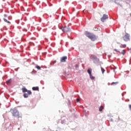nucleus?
I'll list each match as a JSON object with an SVG mask.
<instances>
[{"mask_svg": "<svg viewBox=\"0 0 131 131\" xmlns=\"http://www.w3.org/2000/svg\"><path fill=\"white\" fill-rule=\"evenodd\" d=\"M90 78H91V79H95V77H94V76L92 75V74H91V75H90Z\"/></svg>", "mask_w": 131, "mask_h": 131, "instance_id": "obj_16", "label": "nucleus"}, {"mask_svg": "<svg viewBox=\"0 0 131 131\" xmlns=\"http://www.w3.org/2000/svg\"><path fill=\"white\" fill-rule=\"evenodd\" d=\"M11 82H12V79H10L6 81L7 84H11Z\"/></svg>", "mask_w": 131, "mask_h": 131, "instance_id": "obj_10", "label": "nucleus"}, {"mask_svg": "<svg viewBox=\"0 0 131 131\" xmlns=\"http://www.w3.org/2000/svg\"><path fill=\"white\" fill-rule=\"evenodd\" d=\"M98 29H99V28H94V31H98Z\"/></svg>", "mask_w": 131, "mask_h": 131, "instance_id": "obj_21", "label": "nucleus"}, {"mask_svg": "<svg viewBox=\"0 0 131 131\" xmlns=\"http://www.w3.org/2000/svg\"><path fill=\"white\" fill-rule=\"evenodd\" d=\"M76 101H77V102H79V101H80V100L79 99H77Z\"/></svg>", "mask_w": 131, "mask_h": 131, "instance_id": "obj_23", "label": "nucleus"}, {"mask_svg": "<svg viewBox=\"0 0 131 131\" xmlns=\"http://www.w3.org/2000/svg\"><path fill=\"white\" fill-rule=\"evenodd\" d=\"M54 63H56V60L54 61Z\"/></svg>", "mask_w": 131, "mask_h": 131, "instance_id": "obj_25", "label": "nucleus"}, {"mask_svg": "<svg viewBox=\"0 0 131 131\" xmlns=\"http://www.w3.org/2000/svg\"><path fill=\"white\" fill-rule=\"evenodd\" d=\"M85 34L87 37H89L91 40H93V41H95L96 39H97V38L96 37V36L89 32H86L85 33Z\"/></svg>", "mask_w": 131, "mask_h": 131, "instance_id": "obj_1", "label": "nucleus"}, {"mask_svg": "<svg viewBox=\"0 0 131 131\" xmlns=\"http://www.w3.org/2000/svg\"><path fill=\"white\" fill-rule=\"evenodd\" d=\"M32 90L33 91H38V90H39V88H38V86L33 87Z\"/></svg>", "mask_w": 131, "mask_h": 131, "instance_id": "obj_9", "label": "nucleus"}, {"mask_svg": "<svg viewBox=\"0 0 131 131\" xmlns=\"http://www.w3.org/2000/svg\"><path fill=\"white\" fill-rule=\"evenodd\" d=\"M3 20L5 22H6V23H8V24H11V22L8 21V20H7V19L4 18Z\"/></svg>", "mask_w": 131, "mask_h": 131, "instance_id": "obj_13", "label": "nucleus"}, {"mask_svg": "<svg viewBox=\"0 0 131 131\" xmlns=\"http://www.w3.org/2000/svg\"><path fill=\"white\" fill-rule=\"evenodd\" d=\"M36 68H37V69H38V70H40V67H39V66H37L36 67Z\"/></svg>", "mask_w": 131, "mask_h": 131, "instance_id": "obj_20", "label": "nucleus"}, {"mask_svg": "<svg viewBox=\"0 0 131 131\" xmlns=\"http://www.w3.org/2000/svg\"><path fill=\"white\" fill-rule=\"evenodd\" d=\"M120 48H121V49L122 48H126V45L125 44H121L120 46Z\"/></svg>", "mask_w": 131, "mask_h": 131, "instance_id": "obj_11", "label": "nucleus"}, {"mask_svg": "<svg viewBox=\"0 0 131 131\" xmlns=\"http://www.w3.org/2000/svg\"><path fill=\"white\" fill-rule=\"evenodd\" d=\"M87 72L89 73V75H90L91 74H92V69H89Z\"/></svg>", "mask_w": 131, "mask_h": 131, "instance_id": "obj_12", "label": "nucleus"}, {"mask_svg": "<svg viewBox=\"0 0 131 131\" xmlns=\"http://www.w3.org/2000/svg\"><path fill=\"white\" fill-rule=\"evenodd\" d=\"M29 94H28V93H24V98H28V96Z\"/></svg>", "mask_w": 131, "mask_h": 131, "instance_id": "obj_14", "label": "nucleus"}, {"mask_svg": "<svg viewBox=\"0 0 131 131\" xmlns=\"http://www.w3.org/2000/svg\"><path fill=\"white\" fill-rule=\"evenodd\" d=\"M11 111L13 116L17 117L18 118H20V114H19V112H18V111L17 110L13 109L11 110Z\"/></svg>", "mask_w": 131, "mask_h": 131, "instance_id": "obj_2", "label": "nucleus"}, {"mask_svg": "<svg viewBox=\"0 0 131 131\" xmlns=\"http://www.w3.org/2000/svg\"><path fill=\"white\" fill-rule=\"evenodd\" d=\"M21 90L23 91V93H28V95H31V94H32V93L31 92V91L29 90H27V89L26 88H25V87H24L21 89Z\"/></svg>", "mask_w": 131, "mask_h": 131, "instance_id": "obj_5", "label": "nucleus"}, {"mask_svg": "<svg viewBox=\"0 0 131 131\" xmlns=\"http://www.w3.org/2000/svg\"><path fill=\"white\" fill-rule=\"evenodd\" d=\"M59 29L63 31V32H68V31H70V28H69V27H60Z\"/></svg>", "mask_w": 131, "mask_h": 131, "instance_id": "obj_3", "label": "nucleus"}, {"mask_svg": "<svg viewBox=\"0 0 131 131\" xmlns=\"http://www.w3.org/2000/svg\"><path fill=\"white\" fill-rule=\"evenodd\" d=\"M4 17H7V14H4Z\"/></svg>", "mask_w": 131, "mask_h": 131, "instance_id": "obj_24", "label": "nucleus"}, {"mask_svg": "<svg viewBox=\"0 0 131 131\" xmlns=\"http://www.w3.org/2000/svg\"><path fill=\"white\" fill-rule=\"evenodd\" d=\"M90 58L92 60H93V61H94V63L99 62V59H98L96 56L92 55Z\"/></svg>", "mask_w": 131, "mask_h": 131, "instance_id": "obj_4", "label": "nucleus"}, {"mask_svg": "<svg viewBox=\"0 0 131 131\" xmlns=\"http://www.w3.org/2000/svg\"><path fill=\"white\" fill-rule=\"evenodd\" d=\"M101 69L102 74H104V72H105V70L103 69V68H101Z\"/></svg>", "mask_w": 131, "mask_h": 131, "instance_id": "obj_19", "label": "nucleus"}, {"mask_svg": "<svg viewBox=\"0 0 131 131\" xmlns=\"http://www.w3.org/2000/svg\"><path fill=\"white\" fill-rule=\"evenodd\" d=\"M121 54H122V55H124V54H125V50H123L121 52Z\"/></svg>", "mask_w": 131, "mask_h": 131, "instance_id": "obj_18", "label": "nucleus"}, {"mask_svg": "<svg viewBox=\"0 0 131 131\" xmlns=\"http://www.w3.org/2000/svg\"><path fill=\"white\" fill-rule=\"evenodd\" d=\"M111 84V85H116L117 84H118V82H113Z\"/></svg>", "mask_w": 131, "mask_h": 131, "instance_id": "obj_15", "label": "nucleus"}, {"mask_svg": "<svg viewBox=\"0 0 131 131\" xmlns=\"http://www.w3.org/2000/svg\"><path fill=\"white\" fill-rule=\"evenodd\" d=\"M124 41H128L129 40V34H126L123 37Z\"/></svg>", "mask_w": 131, "mask_h": 131, "instance_id": "obj_6", "label": "nucleus"}, {"mask_svg": "<svg viewBox=\"0 0 131 131\" xmlns=\"http://www.w3.org/2000/svg\"><path fill=\"white\" fill-rule=\"evenodd\" d=\"M103 109H104V107H103V106H101L99 107V111H102L103 110Z\"/></svg>", "mask_w": 131, "mask_h": 131, "instance_id": "obj_17", "label": "nucleus"}, {"mask_svg": "<svg viewBox=\"0 0 131 131\" xmlns=\"http://www.w3.org/2000/svg\"><path fill=\"white\" fill-rule=\"evenodd\" d=\"M108 15L104 14L103 16L101 17V20L102 22H104L105 20H106V19H108Z\"/></svg>", "mask_w": 131, "mask_h": 131, "instance_id": "obj_7", "label": "nucleus"}, {"mask_svg": "<svg viewBox=\"0 0 131 131\" xmlns=\"http://www.w3.org/2000/svg\"><path fill=\"white\" fill-rule=\"evenodd\" d=\"M66 60H67V56H63L60 58V61L61 62H66Z\"/></svg>", "mask_w": 131, "mask_h": 131, "instance_id": "obj_8", "label": "nucleus"}, {"mask_svg": "<svg viewBox=\"0 0 131 131\" xmlns=\"http://www.w3.org/2000/svg\"><path fill=\"white\" fill-rule=\"evenodd\" d=\"M114 51H115V52H117L118 53H119V51H118L117 49H114Z\"/></svg>", "mask_w": 131, "mask_h": 131, "instance_id": "obj_22", "label": "nucleus"}]
</instances>
